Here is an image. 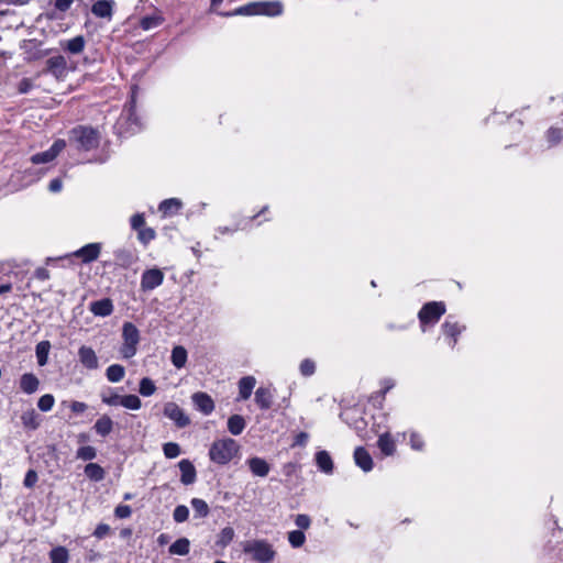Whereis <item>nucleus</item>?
Instances as JSON below:
<instances>
[{"label":"nucleus","instance_id":"nucleus-12","mask_svg":"<svg viewBox=\"0 0 563 563\" xmlns=\"http://www.w3.org/2000/svg\"><path fill=\"white\" fill-rule=\"evenodd\" d=\"M78 358L81 365L87 369H97L99 361L92 347L82 345L78 350Z\"/></svg>","mask_w":563,"mask_h":563},{"label":"nucleus","instance_id":"nucleus-10","mask_svg":"<svg viewBox=\"0 0 563 563\" xmlns=\"http://www.w3.org/2000/svg\"><path fill=\"white\" fill-rule=\"evenodd\" d=\"M115 264L122 268H129L139 260L136 252L132 249L120 247L113 252Z\"/></svg>","mask_w":563,"mask_h":563},{"label":"nucleus","instance_id":"nucleus-39","mask_svg":"<svg viewBox=\"0 0 563 563\" xmlns=\"http://www.w3.org/2000/svg\"><path fill=\"white\" fill-rule=\"evenodd\" d=\"M121 406L130 410H139L142 401L136 395H124L121 399Z\"/></svg>","mask_w":563,"mask_h":563},{"label":"nucleus","instance_id":"nucleus-20","mask_svg":"<svg viewBox=\"0 0 563 563\" xmlns=\"http://www.w3.org/2000/svg\"><path fill=\"white\" fill-rule=\"evenodd\" d=\"M85 46L86 40L82 35H77L70 40L60 42V47L73 55L80 54L85 49Z\"/></svg>","mask_w":563,"mask_h":563},{"label":"nucleus","instance_id":"nucleus-56","mask_svg":"<svg viewBox=\"0 0 563 563\" xmlns=\"http://www.w3.org/2000/svg\"><path fill=\"white\" fill-rule=\"evenodd\" d=\"M410 445H411V448L413 450H422L423 441H422L421 437L418 433H416V432L411 433V435H410Z\"/></svg>","mask_w":563,"mask_h":563},{"label":"nucleus","instance_id":"nucleus-21","mask_svg":"<svg viewBox=\"0 0 563 563\" xmlns=\"http://www.w3.org/2000/svg\"><path fill=\"white\" fill-rule=\"evenodd\" d=\"M249 467L255 476L265 477L269 473V464L262 457H251L247 460Z\"/></svg>","mask_w":563,"mask_h":563},{"label":"nucleus","instance_id":"nucleus-18","mask_svg":"<svg viewBox=\"0 0 563 563\" xmlns=\"http://www.w3.org/2000/svg\"><path fill=\"white\" fill-rule=\"evenodd\" d=\"M19 386L24 394L32 395L38 389L40 380L33 373H25L20 377Z\"/></svg>","mask_w":563,"mask_h":563},{"label":"nucleus","instance_id":"nucleus-2","mask_svg":"<svg viewBox=\"0 0 563 563\" xmlns=\"http://www.w3.org/2000/svg\"><path fill=\"white\" fill-rule=\"evenodd\" d=\"M240 446L231 438L214 441L209 450V457L212 462L224 465L228 464L238 454Z\"/></svg>","mask_w":563,"mask_h":563},{"label":"nucleus","instance_id":"nucleus-33","mask_svg":"<svg viewBox=\"0 0 563 563\" xmlns=\"http://www.w3.org/2000/svg\"><path fill=\"white\" fill-rule=\"evenodd\" d=\"M190 551V542L187 538H179L169 547V553L174 555H187Z\"/></svg>","mask_w":563,"mask_h":563},{"label":"nucleus","instance_id":"nucleus-26","mask_svg":"<svg viewBox=\"0 0 563 563\" xmlns=\"http://www.w3.org/2000/svg\"><path fill=\"white\" fill-rule=\"evenodd\" d=\"M377 445L383 454L389 456L393 455L396 451L395 441L391 439L389 433H383L379 435Z\"/></svg>","mask_w":563,"mask_h":563},{"label":"nucleus","instance_id":"nucleus-64","mask_svg":"<svg viewBox=\"0 0 563 563\" xmlns=\"http://www.w3.org/2000/svg\"><path fill=\"white\" fill-rule=\"evenodd\" d=\"M12 289L11 284H2L0 285V295L9 292Z\"/></svg>","mask_w":563,"mask_h":563},{"label":"nucleus","instance_id":"nucleus-58","mask_svg":"<svg viewBox=\"0 0 563 563\" xmlns=\"http://www.w3.org/2000/svg\"><path fill=\"white\" fill-rule=\"evenodd\" d=\"M87 408H88V405L86 402L77 401V400L70 402V409L75 413H82L87 410Z\"/></svg>","mask_w":563,"mask_h":563},{"label":"nucleus","instance_id":"nucleus-38","mask_svg":"<svg viewBox=\"0 0 563 563\" xmlns=\"http://www.w3.org/2000/svg\"><path fill=\"white\" fill-rule=\"evenodd\" d=\"M101 401L108 406L121 405L122 396L114 391L113 388H108V391L101 393Z\"/></svg>","mask_w":563,"mask_h":563},{"label":"nucleus","instance_id":"nucleus-43","mask_svg":"<svg viewBox=\"0 0 563 563\" xmlns=\"http://www.w3.org/2000/svg\"><path fill=\"white\" fill-rule=\"evenodd\" d=\"M191 507L199 517H207L209 514L208 504L200 498H194L191 500Z\"/></svg>","mask_w":563,"mask_h":563},{"label":"nucleus","instance_id":"nucleus-17","mask_svg":"<svg viewBox=\"0 0 563 563\" xmlns=\"http://www.w3.org/2000/svg\"><path fill=\"white\" fill-rule=\"evenodd\" d=\"M113 0H98L91 7V12L97 18L111 19L113 14Z\"/></svg>","mask_w":563,"mask_h":563},{"label":"nucleus","instance_id":"nucleus-22","mask_svg":"<svg viewBox=\"0 0 563 563\" xmlns=\"http://www.w3.org/2000/svg\"><path fill=\"white\" fill-rule=\"evenodd\" d=\"M113 426L112 419L108 415H102L95 422L93 430L98 435L104 438L112 432Z\"/></svg>","mask_w":563,"mask_h":563},{"label":"nucleus","instance_id":"nucleus-57","mask_svg":"<svg viewBox=\"0 0 563 563\" xmlns=\"http://www.w3.org/2000/svg\"><path fill=\"white\" fill-rule=\"evenodd\" d=\"M36 482H37L36 472L33 470L27 471L25 478H24V485L30 488V487H33Z\"/></svg>","mask_w":563,"mask_h":563},{"label":"nucleus","instance_id":"nucleus-53","mask_svg":"<svg viewBox=\"0 0 563 563\" xmlns=\"http://www.w3.org/2000/svg\"><path fill=\"white\" fill-rule=\"evenodd\" d=\"M562 131L560 129L552 128L548 131V141L551 144L559 143L562 140Z\"/></svg>","mask_w":563,"mask_h":563},{"label":"nucleus","instance_id":"nucleus-3","mask_svg":"<svg viewBox=\"0 0 563 563\" xmlns=\"http://www.w3.org/2000/svg\"><path fill=\"white\" fill-rule=\"evenodd\" d=\"M243 552L258 563H272L276 556L273 545L266 540L255 539L243 543Z\"/></svg>","mask_w":563,"mask_h":563},{"label":"nucleus","instance_id":"nucleus-52","mask_svg":"<svg viewBox=\"0 0 563 563\" xmlns=\"http://www.w3.org/2000/svg\"><path fill=\"white\" fill-rule=\"evenodd\" d=\"M159 24V19L155 16H145L141 20V26L143 30H150Z\"/></svg>","mask_w":563,"mask_h":563},{"label":"nucleus","instance_id":"nucleus-49","mask_svg":"<svg viewBox=\"0 0 563 563\" xmlns=\"http://www.w3.org/2000/svg\"><path fill=\"white\" fill-rule=\"evenodd\" d=\"M316 366L311 360H303L300 364V372L303 376H310L314 373Z\"/></svg>","mask_w":563,"mask_h":563},{"label":"nucleus","instance_id":"nucleus-6","mask_svg":"<svg viewBox=\"0 0 563 563\" xmlns=\"http://www.w3.org/2000/svg\"><path fill=\"white\" fill-rule=\"evenodd\" d=\"M445 313V305L441 301H431L426 303L418 313L422 330L424 325L437 323Z\"/></svg>","mask_w":563,"mask_h":563},{"label":"nucleus","instance_id":"nucleus-23","mask_svg":"<svg viewBox=\"0 0 563 563\" xmlns=\"http://www.w3.org/2000/svg\"><path fill=\"white\" fill-rule=\"evenodd\" d=\"M255 402L263 409H269L273 402V394L269 388L260 387L255 391Z\"/></svg>","mask_w":563,"mask_h":563},{"label":"nucleus","instance_id":"nucleus-9","mask_svg":"<svg viewBox=\"0 0 563 563\" xmlns=\"http://www.w3.org/2000/svg\"><path fill=\"white\" fill-rule=\"evenodd\" d=\"M164 282V273L158 268H151L143 272L141 277V289L150 291L161 286Z\"/></svg>","mask_w":563,"mask_h":563},{"label":"nucleus","instance_id":"nucleus-54","mask_svg":"<svg viewBox=\"0 0 563 563\" xmlns=\"http://www.w3.org/2000/svg\"><path fill=\"white\" fill-rule=\"evenodd\" d=\"M74 0H53L54 8L60 12H66L70 9Z\"/></svg>","mask_w":563,"mask_h":563},{"label":"nucleus","instance_id":"nucleus-31","mask_svg":"<svg viewBox=\"0 0 563 563\" xmlns=\"http://www.w3.org/2000/svg\"><path fill=\"white\" fill-rule=\"evenodd\" d=\"M49 350L51 343L48 341H41L36 344L35 354L40 366L47 364Z\"/></svg>","mask_w":563,"mask_h":563},{"label":"nucleus","instance_id":"nucleus-15","mask_svg":"<svg viewBox=\"0 0 563 563\" xmlns=\"http://www.w3.org/2000/svg\"><path fill=\"white\" fill-rule=\"evenodd\" d=\"M113 302L110 298L92 301L89 305L90 312L96 317H108L113 312Z\"/></svg>","mask_w":563,"mask_h":563},{"label":"nucleus","instance_id":"nucleus-37","mask_svg":"<svg viewBox=\"0 0 563 563\" xmlns=\"http://www.w3.org/2000/svg\"><path fill=\"white\" fill-rule=\"evenodd\" d=\"M181 207V202L176 198H170L162 201L159 203V211L164 214H172L174 212H177Z\"/></svg>","mask_w":563,"mask_h":563},{"label":"nucleus","instance_id":"nucleus-60","mask_svg":"<svg viewBox=\"0 0 563 563\" xmlns=\"http://www.w3.org/2000/svg\"><path fill=\"white\" fill-rule=\"evenodd\" d=\"M308 433L306 432H300L296 435L295 438V441H294V446H305L307 441H308Z\"/></svg>","mask_w":563,"mask_h":563},{"label":"nucleus","instance_id":"nucleus-5","mask_svg":"<svg viewBox=\"0 0 563 563\" xmlns=\"http://www.w3.org/2000/svg\"><path fill=\"white\" fill-rule=\"evenodd\" d=\"M122 339L120 354L123 358L129 360L137 352V345L141 340L139 329L132 322H124L122 325Z\"/></svg>","mask_w":563,"mask_h":563},{"label":"nucleus","instance_id":"nucleus-24","mask_svg":"<svg viewBox=\"0 0 563 563\" xmlns=\"http://www.w3.org/2000/svg\"><path fill=\"white\" fill-rule=\"evenodd\" d=\"M256 379L253 376H244L239 382V396L240 399L246 400L251 397L255 387Z\"/></svg>","mask_w":563,"mask_h":563},{"label":"nucleus","instance_id":"nucleus-50","mask_svg":"<svg viewBox=\"0 0 563 563\" xmlns=\"http://www.w3.org/2000/svg\"><path fill=\"white\" fill-rule=\"evenodd\" d=\"M145 225V219L144 216L141 213H136L131 218V227L133 230H136L137 232L144 228Z\"/></svg>","mask_w":563,"mask_h":563},{"label":"nucleus","instance_id":"nucleus-45","mask_svg":"<svg viewBox=\"0 0 563 563\" xmlns=\"http://www.w3.org/2000/svg\"><path fill=\"white\" fill-rule=\"evenodd\" d=\"M164 455L167 459H175L180 454V446L175 442H167L163 445Z\"/></svg>","mask_w":563,"mask_h":563},{"label":"nucleus","instance_id":"nucleus-28","mask_svg":"<svg viewBox=\"0 0 563 563\" xmlns=\"http://www.w3.org/2000/svg\"><path fill=\"white\" fill-rule=\"evenodd\" d=\"M125 376V368L120 364H112L106 369V377L110 383H119Z\"/></svg>","mask_w":563,"mask_h":563},{"label":"nucleus","instance_id":"nucleus-7","mask_svg":"<svg viewBox=\"0 0 563 563\" xmlns=\"http://www.w3.org/2000/svg\"><path fill=\"white\" fill-rule=\"evenodd\" d=\"M65 147H66V141L65 140H62V139L56 140L47 151L34 154L31 157V162L33 164L49 163V162L54 161L57 157V155Z\"/></svg>","mask_w":563,"mask_h":563},{"label":"nucleus","instance_id":"nucleus-34","mask_svg":"<svg viewBox=\"0 0 563 563\" xmlns=\"http://www.w3.org/2000/svg\"><path fill=\"white\" fill-rule=\"evenodd\" d=\"M51 563H68L69 553L65 547L53 548L48 553Z\"/></svg>","mask_w":563,"mask_h":563},{"label":"nucleus","instance_id":"nucleus-40","mask_svg":"<svg viewBox=\"0 0 563 563\" xmlns=\"http://www.w3.org/2000/svg\"><path fill=\"white\" fill-rule=\"evenodd\" d=\"M139 391L142 396L148 397L156 391V386L151 378L144 377L140 380Z\"/></svg>","mask_w":563,"mask_h":563},{"label":"nucleus","instance_id":"nucleus-8","mask_svg":"<svg viewBox=\"0 0 563 563\" xmlns=\"http://www.w3.org/2000/svg\"><path fill=\"white\" fill-rule=\"evenodd\" d=\"M164 416L173 420L178 428H185L190 423L189 417L173 401L165 404Z\"/></svg>","mask_w":563,"mask_h":563},{"label":"nucleus","instance_id":"nucleus-36","mask_svg":"<svg viewBox=\"0 0 563 563\" xmlns=\"http://www.w3.org/2000/svg\"><path fill=\"white\" fill-rule=\"evenodd\" d=\"M234 536L233 528L225 527L219 532L216 544L220 548H225L233 541Z\"/></svg>","mask_w":563,"mask_h":563},{"label":"nucleus","instance_id":"nucleus-27","mask_svg":"<svg viewBox=\"0 0 563 563\" xmlns=\"http://www.w3.org/2000/svg\"><path fill=\"white\" fill-rule=\"evenodd\" d=\"M245 426V419L241 415H233L228 419V430L233 435L241 434Z\"/></svg>","mask_w":563,"mask_h":563},{"label":"nucleus","instance_id":"nucleus-44","mask_svg":"<svg viewBox=\"0 0 563 563\" xmlns=\"http://www.w3.org/2000/svg\"><path fill=\"white\" fill-rule=\"evenodd\" d=\"M54 402H55L54 396L51 394H45L40 397V399L37 401V407L41 411L47 412L53 408Z\"/></svg>","mask_w":563,"mask_h":563},{"label":"nucleus","instance_id":"nucleus-19","mask_svg":"<svg viewBox=\"0 0 563 563\" xmlns=\"http://www.w3.org/2000/svg\"><path fill=\"white\" fill-rule=\"evenodd\" d=\"M354 461L355 464L364 472H369L373 468V459L363 446H358L355 449Z\"/></svg>","mask_w":563,"mask_h":563},{"label":"nucleus","instance_id":"nucleus-32","mask_svg":"<svg viewBox=\"0 0 563 563\" xmlns=\"http://www.w3.org/2000/svg\"><path fill=\"white\" fill-rule=\"evenodd\" d=\"M172 363L176 368H183L187 362V351L184 346L177 345L172 351Z\"/></svg>","mask_w":563,"mask_h":563},{"label":"nucleus","instance_id":"nucleus-46","mask_svg":"<svg viewBox=\"0 0 563 563\" xmlns=\"http://www.w3.org/2000/svg\"><path fill=\"white\" fill-rule=\"evenodd\" d=\"M189 517V509L184 506L179 505L174 509L173 518L176 522H185Z\"/></svg>","mask_w":563,"mask_h":563},{"label":"nucleus","instance_id":"nucleus-42","mask_svg":"<svg viewBox=\"0 0 563 563\" xmlns=\"http://www.w3.org/2000/svg\"><path fill=\"white\" fill-rule=\"evenodd\" d=\"M288 541L292 548H300L306 541V536L301 530H292L288 532Z\"/></svg>","mask_w":563,"mask_h":563},{"label":"nucleus","instance_id":"nucleus-35","mask_svg":"<svg viewBox=\"0 0 563 563\" xmlns=\"http://www.w3.org/2000/svg\"><path fill=\"white\" fill-rule=\"evenodd\" d=\"M85 474L88 478L99 482L104 478L103 468L96 463H89L85 466Z\"/></svg>","mask_w":563,"mask_h":563},{"label":"nucleus","instance_id":"nucleus-47","mask_svg":"<svg viewBox=\"0 0 563 563\" xmlns=\"http://www.w3.org/2000/svg\"><path fill=\"white\" fill-rule=\"evenodd\" d=\"M137 238L140 242H142L143 244H147L148 242L155 239V231L152 228L144 227L137 232Z\"/></svg>","mask_w":563,"mask_h":563},{"label":"nucleus","instance_id":"nucleus-14","mask_svg":"<svg viewBox=\"0 0 563 563\" xmlns=\"http://www.w3.org/2000/svg\"><path fill=\"white\" fill-rule=\"evenodd\" d=\"M191 398L196 408L203 415H209L213 411L214 402L208 394L198 391L195 393Z\"/></svg>","mask_w":563,"mask_h":563},{"label":"nucleus","instance_id":"nucleus-13","mask_svg":"<svg viewBox=\"0 0 563 563\" xmlns=\"http://www.w3.org/2000/svg\"><path fill=\"white\" fill-rule=\"evenodd\" d=\"M67 62L64 56L57 55L46 60V71L59 79L66 75Z\"/></svg>","mask_w":563,"mask_h":563},{"label":"nucleus","instance_id":"nucleus-48","mask_svg":"<svg viewBox=\"0 0 563 563\" xmlns=\"http://www.w3.org/2000/svg\"><path fill=\"white\" fill-rule=\"evenodd\" d=\"M34 87V84L32 79L30 78H23L18 84V92L21 95L30 92Z\"/></svg>","mask_w":563,"mask_h":563},{"label":"nucleus","instance_id":"nucleus-25","mask_svg":"<svg viewBox=\"0 0 563 563\" xmlns=\"http://www.w3.org/2000/svg\"><path fill=\"white\" fill-rule=\"evenodd\" d=\"M316 463L321 472L325 474H331L333 472V462L327 451H319L316 453Z\"/></svg>","mask_w":563,"mask_h":563},{"label":"nucleus","instance_id":"nucleus-62","mask_svg":"<svg viewBox=\"0 0 563 563\" xmlns=\"http://www.w3.org/2000/svg\"><path fill=\"white\" fill-rule=\"evenodd\" d=\"M169 540H170V537L168 534L162 533L157 538V543L159 545H165V544H167L169 542Z\"/></svg>","mask_w":563,"mask_h":563},{"label":"nucleus","instance_id":"nucleus-16","mask_svg":"<svg viewBox=\"0 0 563 563\" xmlns=\"http://www.w3.org/2000/svg\"><path fill=\"white\" fill-rule=\"evenodd\" d=\"M178 467L181 473L180 482L184 485H191L196 482L197 472H196L194 464L189 460H187V459L181 460L178 463Z\"/></svg>","mask_w":563,"mask_h":563},{"label":"nucleus","instance_id":"nucleus-61","mask_svg":"<svg viewBox=\"0 0 563 563\" xmlns=\"http://www.w3.org/2000/svg\"><path fill=\"white\" fill-rule=\"evenodd\" d=\"M48 189L52 192H58L62 189V180L58 178L52 179L49 181Z\"/></svg>","mask_w":563,"mask_h":563},{"label":"nucleus","instance_id":"nucleus-11","mask_svg":"<svg viewBox=\"0 0 563 563\" xmlns=\"http://www.w3.org/2000/svg\"><path fill=\"white\" fill-rule=\"evenodd\" d=\"M101 252V243H89L74 252V256L81 260L82 263L88 264L96 261Z\"/></svg>","mask_w":563,"mask_h":563},{"label":"nucleus","instance_id":"nucleus-30","mask_svg":"<svg viewBox=\"0 0 563 563\" xmlns=\"http://www.w3.org/2000/svg\"><path fill=\"white\" fill-rule=\"evenodd\" d=\"M442 330H443V333L446 335V336H450L452 340L449 342V344L451 345V347H454L456 342H457V335L461 333V328L460 325L456 323V322H451L449 320H446L443 324H442Z\"/></svg>","mask_w":563,"mask_h":563},{"label":"nucleus","instance_id":"nucleus-55","mask_svg":"<svg viewBox=\"0 0 563 563\" xmlns=\"http://www.w3.org/2000/svg\"><path fill=\"white\" fill-rule=\"evenodd\" d=\"M295 522L300 529H308L310 527L311 520L307 515H297Z\"/></svg>","mask_w":563,"mask_h":563},{"label":"nucleus","instance_id":"nucleus-29","mask_svg":"<svg viewBox=\"0 0 563 563\" xmlns=\"http://www.w3.org/2000/svg\"><path fill=\"white\" fill-rule=\"evenodd\" d=\"M21 421L23 427L29 430H35L40 426V418L34 409L24 411L21 416Z\"/></svg>","mask_w":563,"mask_h":563},{"label":"nucleus","instance_id":"nucleus-41","mask_svg":"<svg viewBox=\"0 0 563 563\" xmlns=\"http://www.w3.org/2000/svg\"><path fill=\"white\" fill-rule=\"evenodd\" d=\"M97 456V451L93 446L86 445L77 450L76 457L82 461H91Z\"/></svg>","mask_w":563,"mask_h":563},{"label":"nucleus","instance_id":"nucleus-63","mask_svg":"<svg viewBox=\"0 0 563 563\" xmlns=\"http://www.w3.org/2000/svg\"><path fill=\"white\" fill-rule=\"evenodd\" d=\"M36 276L41 279H46L48 278V272L44 268L37 269Z\"/></svg>","mask_w":563,"mask_h":563},{"label":"nucleus","instance_id":"nucleus-59","mask_svg":"<svg viewBox=\"0 0 563 563\" xmlns=\"http://www.w3.org/2000/svg\"><path fill=\"white\" fill-rule=\"evenodd\" d=\"M110 532V527L108 525L101 523L97 526L95 530V536L99 539L104 538Z\"/></svg>","mask_w":563,"mask_h":563},{"label":"nucleus","instance_id":"nucleus-4","mask_svg":"<svg viewBox=\"0 0 563 563\" xmlns=\"http://www.w3.org/2000/svg\"><path fill=\"white\" fill-rule=\"evenodd\" d=\"M283 12V5L278 1L268 2H251L245 5L239 7L232 13L225 15H279Z\"/></svg>","mask_w":563,"mask_h":563},{"label":"nucleus","instance_id":"nucleus-51","mask_svg":"<svg viewBox=\"0 0 563 563\" xmlns=\"http://www.w3.org/2000/svg\"><path fill=\"white\" fill-rule=\"evenodd\" d=\"M131 514H132L131 507L128 505H119L114 509V515L121 519L129 518L131 516Z\"/></svg>","mask_w":563,"mask_h":563},{"label":"nucleus","instance_id":"nucleus-1","mask_svg":"<svg viewBox=\"0 0 563 563\" xmlns=\"http://www.w3.org/2000/svg\"><path fill=\"white\" fill-rule=\"evenodd\" d=\"M69 142L79 151L89 152L99 146L100 133L91 126L78 125L69 131Z\"/></svg>","mask_w":563,"mask_h":563}]
</instances>
